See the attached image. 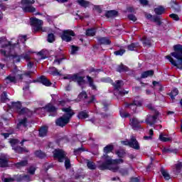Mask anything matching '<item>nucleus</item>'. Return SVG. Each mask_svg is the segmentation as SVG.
Instances as JSON below:
<instances>
[{"label": "nucleus", "mask_w": 182, "mask_h": 182, "mask_svg": "<svg viewBox=\"0 0 182 182\" xmlns=\"http://www.w3.org/2000/svg\"><path fill=\"white\" fill-rule=\"evenodd\" d=\"M123 159H112L107 154L104 155L100 161H97V166L100 170H110L114 173L119 171L122 176H127L129 171L127 168H119L117 164H122Z\"/></svg>", "instance_id": "f257e3e1"}, {"label": "nucleus", "mask_w": 182, "mask_h": 182, "mask_svg": "<svg viewBox=\"0 0 182 182\" xmlns=\"http://www.w3.org/2000/svg\"><path fill=\"white\" fill-rule=\"evenodd\" d=\"M25 42H26V36H19L16 43L12 41H8L5 37L0 38L1 55H3V56L13 55L12 53H15V52L21 49V43L25 45Z\"/></svg>", "instance_id": "f03ea898"}, {"label": "nucleus", "mask_w": 182, "mask_h": 182, "mask_svg": "<svg viewBox=\"0 0 182 182\" xmlns=\"http://www.w3.org/2000/svg\"><path fill=\"white\" fill-rule=\"evenodd\" d=\"M173 50L175 52L171 53V55H166L165 58L169 60L171 65L182 70V46L176 45L173 46Z\"/></svg>", "instance_id": "7ed1b4c3"}, {"label": "nucleus", "mask_w": 182, "mask_h": 182, "mask_svg": "<svg viewBox=\"0 0 182 182\" xmlns=\"http://www.w3.org/2000/svg\"><path fill=\"white\" fill-rule=\"evenodd\" d=\"M62 110L65 114L55 121L56 125L60 126V127L66 126V124L69 123L70 119H72V116L75 114V112H73V110H72L70 107L63 108Z\"/></svg>", "instance_id": "20e7f679"}, {"label": "nucleus", "mask_w": 182, "mask_h": 182, "mask_svg": "<svg viewBox=\"0 0 182 182\" xmlns=\"http://www.w3.org/2000/svg\"><path fill=\"white\" fill-rule=\"evenodd\" d=\"M53 156L55 159H58L60 163L65 161V168H70V160L66 157V152L62 149H55L53 152Z\"/></svg>", "instance_id": "39448f33"}, {"label": "nucleus", "mask_w": 182, "mask_h": 182, "mask_svg": "<svg viewBox=\"0 0 182 182\" xmlns=\"http://www.w3.org/2000/svg\"><path fill=\"white\" fill-rule=\"evenodd\" d=\"M23 76L22 72L15 67L11 74L5 78L4 82L6 83H16L17 80H22Z\"/></svg>", "instance_id": "423d86ee"}, {"label": "nucleus", "mask_w": 182, "mask_h": 182, "mask_svg": "<svg viewBox=\"0 0 182 182\" xmlns=\"http://www.w3.org/2000/svg\"><path fill=\"white\" fill-rule=\"evenodd\" d=\"M57 109L52 104H48L45 107L36 109L35 113L37 114H45V112H49L50 113H54L53 114H50V116H56Z\"/></svg>", "instance_id": "0eeeda50"}, {"label": "nucleus", "mask_w": 182, "mask_h": 182, "mask_svg": "<svg viewBox=\"0 0 182 182\" xmlns=\"http://www.w3.org/2000/svg\"><path fill=\"white\" fill-rule=\"evenodd\" d=\"M33 4H35V0H21L22 9L23 12H35L36 9L32 6Z\"/></svg>", "instance_id": "6e6552de"}, {"label": "nucleus", "mask_w": 182, "mask_h": 182, "mask_svg": "<svg viewBox=\"0 0 182 182\" xmlns=\"http://www.w3.org/2000/svg\"><path fill=\"white\" fill-rule=\"evenodd\" d=\"M63 79L68 80L70 82H77L79 86H81L82 89H83V85H85V82L82 77L79 76L77 74L75 75H67L64 76Z\"/></svg>", "instance_id": "1a4fd4ad"}, {"label": "nucleus", "mask_w": 182, "mask_h": 182, "mask_svg": "<svg viewBox=\"0 0 182 182\" xmlns=\"http://www.w3.org/2000/svg\"><path fill=\"white\" fill-rule=\"evenodd\" d=\"M121 143L122 144H124V146H129V147H132L135 150L140 149V144H139V141H137V139H136V137L134 136H132L130 141L127 139L125 141H122Z\"/></svg>", "instance_id": "9d476101"}, {"label": "nucleus", "mask_w": 182, "mask_h": 182, "mask_svg": "<svg viewBox=\"0 0 182 182\" xmlns=\"http://www.w3.org/2000/svg\"><path fill=\"white\" fill-rule=\"evenodd\" d=\"M9 107L17 112L18 114H25V113H28V110L26 108H22V105L19 102H11V105Z\"/></svg>", "instance_id": "9b49d317"}, {"label": "nucleus", "mask_w": 182, "mask_h": 182, "mask_svg": "<svg viewBox=\"0 0 182 182\" xmlns=\"http://www.w3.org/2000/svg\"><path fill=\"white\" fill-rule=\"evenodd\" d=\"M33 52L28 50L24 53L21 56L16 55V52L12 53V55H7L6 58H8V56H11L13 59L14 60V62H21V59H25L26 60H29L31 59V57L29 56V53H33Z\"/></svg>", "instance_id": "f8f14e48"}, {"label": "nucleus", "mask_w": 182, "mask_h": 182, "mask_svg": "<svg viewBox=\"0 0 182 182\" xmlns=\"http://www.w3.org/2000/svg\"><path fill=\"white\" fill-rule=\"evenodd\" d=\"M31 25L33 27V31L35 32H38V31H41L42 29V26L43 25V21L40 19H38L35 17L30 18Z\"/></svg>", "instance_id": "ddd939ff"}, {"label": "nucleus", "mask_w": 182, "mask_h": 182, "mask_svg": "<svg viewBox=\"0 0 182 182\" xmlns=\"http://www.w3.org/2000/svg\"><path fill=\"white\" fill-rule=\"evenodd\" d=\"M113 86H114L115 90H117V92H114L115 95H116V93H118L120 96H124V95H127V93H129V91H126L124 90H119V89H120V87H122V86H123L122 80L116 81L113 84Z\"/></svg>", "instance_id": "4468645a"}, {"label": "nucleus", "mask_w": 182, "mask_h": 182, "mask_svg": "<svg viewBox=\"0 0 182 182\" xmlns=\"http://www.w3.org/2000/svg\"><path fill=\"white\" fill-rule=\"evenodd\" d=\"M73 36H75V32H73L72 30H67L63 32L61 38L65 42H70Z\"/></svg>", "instance_id": "2eb2a0df"}, {"label": "nucleus", "mask_w": 182, "mask_h": 182, "mask_svg": "<svg viewBox=\"0 0 182 182\" xmlns=\"http://www.w3.org/2000/svg\"><path fill=\"white\" fill-rule=\"evenodd\" d=\"M9 143L13 147V150L15 151L16 153H23V151H28L22 147L18 146V143H19V141L18 139H11L9 141Z\"/></svg>", "instance_id": "dca6fc26"}, {"label": "nucleus", "mask_w": 182, "mask_h": 182, "mask_svg": "<svg viewBox=\"0 0 182 182\" xmlns=\"http://www.w3.org/2000/svg\"><path fill=\"white\" fill-rule=\"evenodd\" d=\"M26 127H28V119L23 118L22 119H19L17 128L20 130H26Z\"/></svg>", "instance_id": "f3484780"}, {"label": "nucleus", "mask_w": 182, "mask_h": 182, "mask_svg": "<svg viewBox=\"0 0 182 182\" xmlns=\"http://www.w3.org/2000/svg\"><path fill=\"white\" fill-rule=\"evenodd\" d=\"M15 180L20 182H29L32 179H31V176L29 175H17L15 177Z\"/></svg>", "instance_id": "a211bd4d"}, {"label": "nucleus", "mask_w": 182, "mask_h": 182, "mask_svg": "<svg viewBox=\"0 0 182 182\" xmlns=\"http://www.w3.org/2000/svg\"><path fill=\"white\" fill-rule=\"evenodd\" d=\"M140 123H143V121L139 122L137 118L130 119V125L132 126V129H134V130L140 129Z\"/></svg>", "instance_id": "6ab92c4d"}, {"label": "nucleus", "mask_w": 182, "mask_h": 182, "mask_svg": "<svg viewBox=\"0 0 182 182\" xmlns=\"http://www.w3.org/2000/svg\"><path fill=\"white\" fill-rule=\"evenodd\" d=\"M8 165V155L1 154L0 156V167H6Z\"/></svg>", "instance_id": "aec40b11"}, {"label": "nucleus", "mask_w": 182, "mask_h": 182, "mask_svg": "<svg viewBox=\"0 0 182 182\" xmlns=\"http://www.w3.org/2000/svg\"><path fill=\"white\" fill-rule=\"evenodd\" d=\"M157 114H159V112L156 113V114L154 116H148L146 119V123L149 124V126H153L154 123H156V120H157Z\"/></svg>", "instance_id": "412c9836"}, {"label": "nucleus", "mask_w": 182, "mask_h": 182, "mask_svg": "<svg viewBox=\"0 0 182 182\" xmlns=\"http://www.w3.org/2000/svg\"><path fill=\"white\" fill-rule=\"evenodd\" d=\"M38 82H40V83H42V85H43L44 86H52V82H50V81L48 80V78H46V77L45 76L40 77L38 78Z\"/></svg>", "instance_id": "4be33fe9"}, {"label": "nucleus", "mask_w": 182, "mask_h": 182, "mask_svg": "<svg viewBox=\"0 0 182 182\" xmlns=\"http://www.w3.org/2000/svg\"><path fill=\"white\" fill-rule=\"evenodd\" d=\"M136 106H141V101L134 100L133 103L129 104L127 107H130L133 112H136Z\"/></svg>", "instance_id": "5701e85b"}, {"label": "nucleus", "mask_w": 182, "mask_h": 182, "mask_svg": "<svg viewBox=\"0 0 182 182\" xmlns=\"http://www.w3.org/2000/svg\"><path fill=\"white\" fill-rule=\"evenodd\" d=\"M153 75H154V71H153L152 70L145 71L141 73V78L146 79V77H150L153 76Z\"/></svg>", "instance_id": "b1692460"}, {"label": "nucleus", "mask_w": 182, "mask_h": 182, "mask_svg": "<svg viewBox=\"0 0 182 182\" xmlns=\"http://www.w3.org/2000/svg\"><path fill=\"white\" fill-rule=\"evenodd\" d=\"M98 42L101 45H110L111 43L110 40L106 37L98 38Z\"/></svg>", "instance_id": "393cba45"}, {"label": "nucleus", "mask_w": 182, "mask_h": 182, "mask_svg": "<svg viewBox=\"0 0 182 182\" xmlns=\"http://www.w3.org/2000/svg\"><path fill=\"white\" fill-rule=\"evenodd\" d=\"M87 79L90 87H91L92 90H97V87L96 86V85H95V82H93V78H92L90 76H87Z\"/></svg>", "instance_id": "a878e982"}, {"label": "nucleus", "mask_w": 182, "mask_h": 182, "mask_svg": "<svg viewBox=\"0 0 182 182\" xmlns=\"http://www.w3.org/2000/svg\"><path fill=\"white\" fill-rule=\"evenodd\" d=\"M48 134V127H42L39 129L40 137H45Z\"/></svg>", "instance_id": "bb28decb"}, {"label": "nucleus", "mask_w": 182, "mask_h": 182, "mask_svg": "<svg viewBox=\"0 0 182 182\" xmlns=\"http://www.w3.org/2000/svg\"><path fill=\"white\" fill-rule=\"evenodd\" d=\"M78 119H85L89 117V112L86 111H81L77 115Z\"/></svg>", "instance_id": "cd10ccee"}, {"label": "nucleus", "mask_w": 182, "mask_h": 182, "mask_svg": "<svg viewBox=\"0 0 182 182\" xmlns=\"http://www.w3.org/2000/svg\"><path fill=\"white\" fill-rule=\"evenodd\" d=\"M77 2L78 5H80L82 8H87V6L90 5V3L89 1L85 0H77Z\"/></svg>", "instance_id": "c85d7f7f"}, {"label": "nucleus", "mask_w": 182, "mask_h": 182, "mask_svg": "<svg viewBox=\"0 0 182 182\" xmlns=\"http://www.w3.org/2000/svg\"><path fill=\"white\" fill-rule=\"evenodd\" d=\"M171 6L175 12H180V6L176 1L171 2Z\"/></svg>", "instance_id": "c756f323"}, {"label": "nucleus", "mask_w": 182, "mask_h": 182, "mask_svg": "<svg viewBox=\"0 0 182 182\" xmlns=\"http://www.w3.org/2000/svg\"><path fill=\"white\" fill-rule=\"evenodd\" d=\"M117 16V11L114 10L108 11L105 14V16L107 18H113V16Z\"/></svg>", "instance_id": "7c9ffc66"}, {"label": "nucleus", "mask_w": 182, "mask_h": 182, "mask_svg": "<svg viewBox=\"0 0 182 182\" xmlns=\"http://www.w3.org/2000/svg\"><path fill=\"white\" fill-rule=\"evenodd\" d=\"M161 173L166 180H170V178H171V176H170V173H168V171H167L166 170L162 168L161 169Z\"/></svg>", "instance_id": "2f4dec72"}, {"label": "nucleus", "mask_w": 182, "mask_h": 182, "mask_svg": "<svg viewBox=\"0 0 182 182\" xmlns=\"http://www.w3.org/2000/svg\"><path fill=\"white\" fill-rule=\"evenodd\" d=\"M127 70H129V68H127L126 65H124L123 64L119 65L117 68V72H119V73L127 72Z\"/></svg>", "instance_id": "473e14b6"}, {"label": "nucleus", "mask_w": 182, "mask_h": 182, "mask_svg": "<svg viewBox=\"0 0 182 182\" xmlns=\"http://www.w3.org/2000/svg\"><path fill=\"white\" fill-rule=\"evenodd\" d=\"M28 165V161L26 160H24V161H21L18 163H16L15 164V166L17 168H21V167H25V166H27Z\"/></svg>", "instance_id": "72a5a7b5"}, {"label": "nucleus", "mask_w": 182, "mask_h": 182, "mask_svg": "<svg viewBox=\"0 0 182 182\" xmlns=\"http://www.w3.org/2000/svg\"><path fill=\"white\" fill-rule=\"evenodd\" d=\"M152 42L151 39L147 37H144L142 39V43L146 46H150Z\"/></svg>", "instance_id": "f704fd0d"}, {"label": "nucleus", "mask_w": 182, "mask_h": 182, "mask_svg": "<svg viewBox=\"0 0 182 182\" xmlns=\"http://www.w3.org/2000/svg\"><path fill=\"white\" fill-rule=\"evenodd\" d=\"M165 9L163 6H159L154 9V12L156 14V15H162V14H164Z\"/></svg>", "instance_id": "c9c22d12"}, {"label": "nucleus", "mask_w": 182, "mask_h": 182, "mask_svg": "<svg viewBox=\"0 0 182 182\" xmlns=\"http://www.w3.org/2000/svg\"><path fill=\"white\" fill-rule=\"evenodd\" d=\"M159 140H161V141H171V137H167L166 136V135L161 134L159 135Z\"/></svg>", "instance_id": "e433bc0d"}, {"label": "nucleus", "mask_w": 182, "mask_h": 182, "mask_svg": "<svg viewBox=\"0 0 182 182\" xmlns=\"http://www.w3.org/2000/svg\"><path fill=\"white\" fill-rule=\"evenodd\" d=\"M96 33V28H90L86 31V35L87 36H95Z\"/></svg>", "instance_id": "4c0bfd02"}, {"label": "nucleus", "mask_w": 182, "mask_h": 182, "mask_svg": "<svg viewBox=\"0 0 182 182\" xmlns=\"http://www.w3.org/2000/svg\"><path fill=\"white\" fill-rule=\"evenodd\" d=\"M9 99H8V95H6V92H4L1 95V102L2 103H6Z\"/></svg>", "instance_id": "58836bf2"}, {"label": "nucleus", "mask_w": 182, "mask_h": 182, "mask_svg": "<svg viewBox=\"0 0 182 182\" xmlns=\"http://www.w3.org/2000/svg\"><path fill=\"white\" fill-rule=\"evenodd\" d=\"M177 95H178V90H177L176 88L173 89L171 93L169 94V96L171 97V98L172 99V100H174V97H176V96H177Z\"/></svg>", "instance_id": "ea45409f"}, {"label": "nucleus", "mask_w": 182, "mask_h": 182, "mask_svg": "<svg viewBox=\"0 0 182 182\" xmlns=\"http://www.w3.org/2000/svg\"><path fill=\"white\" fill-rule=\"evenodd\" d=\"M181 168H182L181 162H178V164H175L174 169L176 173H180V171H181Z\"/></svg>", "instance_id": "a19ab883"}, {"label": "nucleus", "mask_w": 182, "mask_h": 182, "mask_svg": "<svg viewBox=\"0 0 182 182\" xmlns=\"http://www.w3.org/2000/svg\"><path fill=\"white\" fill-rule=\"evenodd\" d=\"M87 166L90 170H96V164L93 161H88Z\"/></svg>", "instance_id": "79ce46f5"}, {"label": "nucleus", "mask_w": 182, "mask_h": 182, "mask_svg": "<svg viewBox=\"0 0 182 182\" xmlns=\"http://www.w3.org/2000/svg\"><path fill=\"white\" fill-rule=\"evenodd\" d=\"M112 151H113V145H107L104 148V153H106V154H107V153H110Z\"/></svg>", "instance_id": "37998d69"}, {"label": "nucleus", "mask_w": 182, "mask_h": 182, "mask_svg": "<svg viewBox=\"0 0 182 182\" xmlns=\"http://www.w3.org/2000/svg\"><path fill=\"white\" fill-rule=\"evenodd\" d=\"M35 154L37 157H39V159H43L46 156L42 151H37Z\"/></svg>", "instance_id": "c03bdc74"}, {"label": "nucleus", "mask_w": 182, "mask_h": 182, "mask_svg": "<svg viewBox=\"0 0 182 182\" xmlns=\"http://www.w3.org/2000/svg\"><path fill=\"white\" fill-rule=\"evenodd\" d=\"M116 154L117 156H118V157H124V154H126V152H124V150L123 149H119L118 151H116Z\"/></svg>", "instance_id": "a18cd8bd"}, {"label": "nucleus", "mask_w": 182, "mask_h": 182, "mask_svg": "<svg viewBox=\"0 0 182 182\" xmlns=\"http://www.w3.org/2000/svg\"><path fill=\"white\" fill-rule=\"evenodd\" d=\"M47 41L50 43H52V42H55V35H53V33L48 34Z\"/></svg>", "instance_id": "49530a36"}, {"label": "nucleus", "mask_w": 182, "mask_h": 182, "mask_svg": "<svg viewBox=\"0 0 182 182\" xmlns=\"http://www.w3.org/2000/svg\"><path fill=\"white\" fill-rule=\"evenodd\" d=\"M77 50H79V47L75 46H71V55H76V53H77Z\"/></svg>", "instance_id": "de8ad7c7"}, {"label": "nucleus", "mask_w": 182, "mask_h": 182, "mask_svg": "<svg viewBox=\"0 0 182 182\" xmlns=\"http://www.w3.org/2000/svg\"><path fill=\"white\" fill-rule=\"evenodd\" d=\"M149 134V136H144V140H151L152 136L154 134L153 129H150Z\"/></svg>", "instance_id": "09e8293b"}, {"label": "nucleus", "mask_w": 182, "mask_h": 182, "mask_svg": "<svg viewBox=\"0 0 182 182\" xmlns=\"http://www.w3.org/2000/svg\"><path fill=\"white\" fill-rule=\"evenodd\" d=\"M137 46H139V43H132L128 46V50H134V48H137Z\"/></svg>", "instance_id": "8fccbe9b"}, {"label": "nucleus", "mask_w": 182, "mask_h": 182, "mask_svg": "<svg viewBox=\"0 0 182 182\" xmlns=\"http://www.w3.org/2000/svg\"><path fill=\"white\" fill-rule=\"evenodd\" d=\"M126 50L124 49H120L119 50L115 51L114 53L116 56H122Z\"/></svg>", "instance_id": "3c124183"}, {"label": "nucleus", "mask_w": 182, "mask_h": 182, "mask_svg": "<svg viewBox=\"0 0 182 182\" xmlns=\"http://www.w3.org/2000/svg\"><path fill=\"white\" fill-rule=\"evenodd\" d=\"M82 151H85V149H83V148H78L77 149H75V150L74 151V154H75V156H77V155L80 154V153H81Z\"/></svg>", "instance_id": "603ef678"}, {"label": "nucleus", "mask_w": 182, "mask_h": 182, "mask_svg": "<svg viewBox=\"0 0 182 182\" xmlns=\"http://www.w3.org/2000/svg\"><path fill=\"white\" fill-rule=\"evenodd\" d=\"M29 174L33 175L35 174V171H36V168L34 166H31L28 170Z\"/></svg>", "instance_id": "864d4df0"}, {"label": "nucleus", "mask_w": 182, "mask_h": 182, "mask_svg": "<svg viewBox=\"0 0 182 182\" xmlns=\"http://www.w3.org/2000/svg\"><path fill=\"white\" fill-rule=\"evenodd\" d=\"M38 55H40L41 59H46V53H45V50H41L38 53Z\"/></svg>", "instance_id": "5fc2aeb1"}, {"label": "nucleus", "mask_w": 182, "mask_h": 182, "mask_svg": "<svg viewBox=\"0 0 182 182\" xmlns=\"http://www.w3.org/2000/svg\"><path fill=\"white\" fill-rule=\"evenodd\" d=\"M119 114L121 117H129V116H130L129 114L124 112L123 110L119 111Z\"/></svg>", "instance_id": "6e6d98bb"}, {"label": "nucleus", "mask_w": 182, "mask_h": 182, "mask_svg": "<svg viewBox=\"0 0 182 182\" xmlns=\"http://www.w3.org/2000/svg\"><path fill=\"white\" fill-rule=\"evenodd\" d=\"M169 16H170V18L173 19V21H178L180 19V18L178 17V15L175 14H170Z\"/></svg>", "instance_id": "4d7b16f0"}, {"label": "nucleus", "mask_w": 182, "mask_h": 182, "mask_svg": "<svg viewBox=\"0 0 182 182\" xmlns=\"http://www.w3.org/2000/svg\"><path fill=\"white\" fill-rule=\"evenodd\" d=\"M128 18L130 21H132L133 22H136L137 21V18H136V16L133 14L129 15Z\"/></svg>", "instance_id": "13d9d810"}, {"label": "nucleus", "mask_w": 182, "mask_h": 182, "mask_svg": "<svg viewBox=\"0 0 182 182\" xmlns=\"http://www.w3.org/2000/svg\"><path fill=\"white\" fill-rule=\"evenodd\" d=\"M154 22H156L157 25H161V21H160V18L155 16L153 18Z\"/></svg>", "instance_id": "bf43d9fd"}, {"label": "nucleus", "mask_w": 182, "mask_h": 182, "mask_svg": "<svg viewBox=\"0 0 182 182\" xmlns=\"http://www.w3.org/2000/svg\"><path fill=\"white\" fill-rule=\"evenodd\" d=\"M1 180H2L3 182H12V181H14V178H12L3 177L1 178Z\"/></svg>", "instance_id": "052dcab7"}, {"label": "nucleus", "mask_w": 182, "mask_h": 182, "mask_svg": "<svg viewBox=\"0 0 182 182\" xmlns=\"http://www.w3.org/2000/svg\"><path fill=\"white\" fill-rule=\"evenodd\" d=\"M141 5H143V6H147L149 5V1L147 0H139Z\"/></svg>", "instance_id": "680f3d73"}, {"label": "nucleus", "mask_w": 182, "mask_h": 182, "mask_svg": "<svg viewBox=\"0 0 182 182\" xmlns=\"http://www.w3.org/2000/svg\"><path fill=\"white\" fill-rule=\"evenodd\" d=\"M88 121L91 122V123H93V124H97V123H99V119H97L95 117L89 119Z\"/></svg>", "instance_id": "e2e57ef3"}, {"label": "nucleus", "mask_w": 182, "mask_h": 182, "mask_svg": "<svg viewBox=\"0 0 182 182\" xmlns=\"http://www.w3.org/2000/svg\"><path fill=\"white\" fill-rule=\"evenodd\" d=\"M79 97H81L82 99H86V97H87V94L86 93V92H82L80 95H79Z\"/></svg>", "instance_id": "0e129e2a"}, {"label": "nucleus", "mask_w": 182, "mask_h": 182, "mask_svg": "<svg viewBox=\"0 0 182 182\" xmlns=\"http://www.w3.org/2000/svg\"><path fill=\"white\" fill-rule=\"evenodd\" d=\"M46 171H48V168H50L52 167V165L49 164V163H46L43 166Z\"/></svg>", "instance_id": "69168bd1"}, {"label": "nucleus", "mask_w": 182, "mask_h": 182, "mask_svg": "<svg viewBox=\"0 0 182 182\" xmlns=\"http://www.w3.org/2000/svg\"><path fill=\"white\" fill-rule=\"evenodd\" d=\"M63 60V58L55 59L54 60V63L56 65H60V62H62Z\"/></svg>", "instance_id": "338daca9"}, {"label": "nucleus", "mask_w": 182, "mask_h": 182, "mask_svg": "<svg viewBox=\"0 0 182 182\" xmlns=\"http://www.w3.org/2000/svg\"><path fill=\"white\" fill-rule=\"evenodd\" d=\"M90 73L95 72V75H97V73L100 72V70H95V68L90 69Z\"/></svg>", "instance_id": "774afa93"}]
</instances>
